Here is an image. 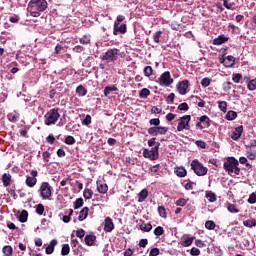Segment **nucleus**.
Segmentation results:
<instances>
[{
  "instance_id": "obj_17",
  "label": "nucleus",
  "mask_w": 256,
  "mask_h": 256,
  "mask_svg": "<svg viewBox=\"0 0 256 256\" xmlns=\"http://www.w3.org/2000/svg\"><path fill=\"white\" fill-rule=\"evenodd\" d=\"M194 237H190L189 235H185L181 242L182 247H191L193 245Z\"/></svg>"
},
{
  "instance_id": "obj_2",
  "label": "nucleus",
  "mask_w": 256,
  "mask_h": 256,
  "mask_svg": "<svg viewBox=\"0 0 256 256\" xmlns=\"http://www.w3.org/2000/svg\"><path fill=\"white\" fill-rule=\"evenodd\" d=\"M59 117H61V114H59V108H52L44 115V123L48 126L55 125L57 121H59Z\"/></svg>"
},
{
  "instance_id": "obj_54",
  "label": "nucleus",
  "mask_w": 256,
  "mask_h": 256,
  "mask_svg": "<svg viewBox=\"0 0 256 256\" xmlns=\"http://www.w3.org/2000/svg\"><path fill=\"white\" fill-rule=\"evenodd\" d=\"M202 87H209L211 85V79L209 78H203L201 80Z\"/></svg>"
},
{
  "instance_id": "obj_41",
  "label": "nucleus",
  "mask_w": 256,
  "mask_h": 256,
  "mask_svg": "<svg viewBox=\"0 0 256 256\" xmlns=\"http://www.w3.org/2000/svg\"><path fill=\"white\" fill-rule=\"evenodd\" d=\"M218 108L220 109V111H222L223 113H227V103L225 101H219L218 102Z\"/></svg>"
},
{
  "instance_id": "obj_31",
  "label": "nucleus",
  "mask_w": 256,
  "mask_h": 256,
  "mask_svg": "<svg viewBox=\"0 0 256 256\" xmlns=\"http://www.w3.org/2000/svg\"><path fill=\"white\" fill-rule=\"evenodd\" d=\"M175 174L177 177H185V175H187V170L183 167H178L175 169Z\"/></svg>"
},
{
  "instance_id": "obj_47",
  "label": "nucleus",
  "mask_w": 256,
  "mask_h": 256,
  "mask_svg": "<svg viewBox=\"0 0 256 256\" xmlns=\"http://www.w3.org/2000/svg\"><path fill=\"white\" fill-rule=\"evenodd\" d=\"M83 207V198H78L74 202V209H79Z\"/></svg>"
},
{
  "instance_id": "obj_4",
  "label": "nucleus",
  "mask_w": 256,
  "mask_h": 256,
  "mask_svg": "<svg viewBox=\"0 0 256 256\" xmlns=\"http://www.w3.org/2000/svg\"><path fill=\"white\" fill-rule=\"evenodd\" d=\"M47 0H30L28 4L29 11H39L43 13L47 9Z\"/></svg>"
},
{
  "instance_id": "obj_23",
  "label": "nucleus",
  "mask_w": 256,
  "mask_h": 256,
  "mask_svg": "<svg viewBox=\"0 0 256 256\" xmlns=\"http://www.w3.org/2000/svg\"><path fill=\"white\" fill-rule=\"evenodd\" d=\"M29 218V212H27V210H23L19 216H18V219H19V222L20 223H27V219Z\"/></svg>"
},
{
  "instance_id": "obj_64",
  "label": "nucleus",
  "mask_w": 256,
  "mask_h": 256,
  "mask_svg": "<svg viewBox=\"0 0 256 256\" xmlns=\"http://www.w3.org/2000/svg\"><path fill=\"white\" fill-rule=\"evenodd\" d=\"M159 253H160L159 248H152V249L150 250L149 255H150V256H157V255H159Z\"/></svg>"
},
{
  "instance_id": "obj_55",
  "label": "nucleus",
  "mask_w": 256,
  "mask_h": 256,
  "mask_svg": "<svg viewBox=\"0 0 256 256\" xmlns=\"http://www.w3.org/2000/svg\"><path fill=\"white\" fill-rule=\"evenodd\" d=\"M179 111H189V105L185 102L179 104L178 106Z\"/></svg>"
},
{
  "instance_id": "obj_37",
  "label": "nucleus",
  "mask_w": 256,
  "mask_h": 256,
  "mask_svg": "<svg viewBox=\"0 0 256 256\" xmlns=\"http://www.w3.org/2000/svg\"><path fill=\"white\" fill-rule=\"evenodd\" d=\"M243 225H244V227H249L251 229L252 227H256V220L255 219L245 220L243 222Z\"/></svg>"
},
{
  "instance_id": "obj_59",
  "label": "nucleus",
  "mask_w": 256,
  "mask_h": 256,
  "mask_svg": "<svg viewBox=\"0 0 256 256\" xmlns=\"http://www.w3.org/2000/svg\"><path fill=\"white\" fill-rule=\"evenodd\" d=\"M242 78L243 76L239 73L233 74L232 81H234V83H239V81H241Z\"/></svg>"
},
{
  "instance_id": "obj_57",
  "label": "nucleus",
  "mask_w": 256,
  "mask_h": 256,
  "mask_svg": "<svg viewBox=\"0 0 256 256\" xmlns=\"http://www.w3.org/2000/svg\"><path fill=\"white\" fill-rule=\"evenodd\" d=\"M190 255H192V256L201 255V250H199V248L193 247V248L190 250Z\"/></svg>"
},
{
  "instance_id": "obj_44",
  "label": "nucleus",
  "mask_w": 256,
  "mask_h": 256,
  "mask_svg": "<svg viewBox=\"0 0 256 256\" xmlns=\"http://www.w3.org/2000/svg\"><path fill=\"white\" fill-rule=\"evenodd\" d=\"M158 213H159L160 217H162L163 219H165L167 217V210H165V207H163V206L158 207Z\"/></svg>"
},
{
  "instance_id": "obj_20",
  "label": "nucleus",
  "mask_w": 256,
  "mask_h": 256,
  "mask_svg": "<svg viewBox=\"0 0 256 256\" xmlns=\"http://www.w3.org/2000/svg\"><path fill=\"white\" fill-rule=\"evenodd\" d=\"M89 215V208L88 207H84L78 216V221H85V219H87V216Z\"/></svg>"
},
{
  "instance_id": "obj_26",
  "label": "nucleus",
  "mask_w": 256,
  "mask_h": 256,
  "mask_svg": "<svg viewBox=\"0 0 256 256\" xmlns=\"http://www.w3.org/2000/svg\"><path fill=\"white\" fill-rule=\"evenodd\" d=\"M200 123L203 124L204 127H211V120L208 116L204 115L199 118Z\"/></svg>"
},
{
  "instance_id": "obj_46",
  "label": "nucleus",
  "mask_w": 256,
  "mask_h": 256,
  "mask_svg": "<svg viewBox=\"0 0 256 256\" xmlns=\"http://www.w3.org/2000/svg\"><path fill=\"white\" fill-rule=\"evenodd\" d=\"M161 35H163V32H162V31H157V32H155L154 35H153V41H154L155 43H159V42H160L159 39H161Z\"/></svg>"
},
{
  "instance_id": "obj_33",
  "label": "nucleus",
  "mask_w": 256,
  "mask_h": 256,
  "mask_svg": "<svg viewBox=\"0 0 256 256\" xmlns=\"http://www.w3.org/2000/svg\"><path fill=\"white\" fill-rule=\"evenodd\" d=\"M246 156L248 157V159H250V161H255L256 151L249 148L246 152Z\"/></svg>"
},
{
  "instance_id": "obj_7",
  "label": "nucleus",
  "mask_w": 256,
  "mask_h": 256,
  "mask_svg": "<svg viewBox=\"0 0 256 256\" xmlns=\"http://www.w3.org/2000/svg\"><path fill=\"white\" fill-rule=\"evenodd\" d=\"M102 61H107L108 63H115L119 59V49L110 48L102 56Z\"/></svg>"
},
{
  "instance_id": "obj_9",
  "label": "nucleus",
  "mask_w": 256,
  "mask_h": 256,
  "mask_svg": "<svg viewBox=\"0 0 256 256\" xmlns=\"http://www.w3.org/2000/svg\"><path fill=\"white\" fill-rule=\"evenodd\" d=\"M156 83H158L160 87H169V85H172L173 78H171V72L166 71L162 73Z\"/></svg>"
},
{
  "instance_id": "obj_30",
  "label": "nucleus",
  "mask_w": 256,
  "mask_h": 256,
  "mask_svg": "<svg viewBox=\"0 0 256 256\" xmlns=\"http://www.w3.org/2000/svg\"><path fill=\"white\" fill-rule=\"evenodd\" d=\"M76 93L80 96V97H85V95H87V89H85V87H83V85H79L76 88Z\"/></svg>"
},
{
  "instance_id": "obj_21",
  "label": "nucleus",
  "mask_w": 256,
  "mask_h": 256,
  "mask_svg": "<svg viewBox=\"0 0 256 256\" xmlns=\"http://www.w3.org/2000/svg\"><path fill=\"white\" fill-rule=\"evenodd\" d=\"M149 197V191L147 189H143L139 194H138V203H143L145 199Z\"/></svg>"
},
{
  "instance_id": "obj_1",
  "label": "nucleus",
  "mask_w": 256,
  "mask_h": 256,
  "mask_svg": "<svg viewBox=\"0 0 256 256\" xmlns=\"http://www.w3.org/2000/svg\"><path fill=\"white\" fill-rule=\"evenodd\" d=\"M224 170L231 177H235V175H239L241 173V168H239V160L235 157H228L223 164Z\"/></svg>"
},
{
  "instance_id": "obj_32",
  "label": "nucleus",
  "mask_w": 256,
  "mask_h": 256,
  "mask_svg": "<svg viewBox=\"0 0 256 256\" xmlns=\"http://www.w3.org/2000/svg\"><path fill=\"white\" fill-rule=\"evenodd\" d=\"M247 89L249 91H255V89H256V78L247 81Z\"/></svg>"
},
{
  "instance_id": "obj_43",
  "label": "nucleus",
  "mask_w": 256,
  "mask_h": 256,
  "mask_svg": "<svg viewBox=\"0 0 256 256\" xmlns=\"http://www.w3.org/2000/svg\"><path fill=\"white\" fill-rule=\"evenodd\" d=\"M71 248L69 247V244L62 245L61 255L65 256L68 253H70Z\"/></svg>"
},
{
  "instance_id": "obj_51",
  "label": "nucleus",
  "mask_w": 256,
  "mask_h": 256,
  "mask_svg": "<svg viewBox=\"0 0 256 256\" xmlns=\"http://www.w3.org/2000/svg\"><path fill=\"white\" fill-rule=\"evenodd\" d=\"M150 125H154V127H159L161 125V120L159 118H153L149 120Z\"/></svg>"
},
{
  "instance_id": "obj_50",
  "label": "nucleus",
  "mask_w": 256,
  "mask_h": 256,
  "mask_svg": "<svg viewBox=\"0 0 256 256\" xmlns=\"http://www.w3.org/2000/svg\"><path fill=\"white\" fill-rule=\"evenodd\" d=\"M44 212H45V206H43V204H38L36 206V213L38 215H43Z\"/></svg>"
},
{
  "instance_id": "obj_48",
  "label": "nucleus",
  "mask_w": 256,
  "mask_h": 256,
  "mask_svg": "<svg viewBox=\"0 0 256 256\" xmlns=\"http://www.w3.org/2000/svg\"><path fill=\"white\" fill-rule=\"evenodd\" d=\"M205 227L206 229H209V231H213V229H215V222L208 220L205 223Z\"/></svg>"
},
{
  "instance_id": "obj_12",
  "label": "nucleus",
  "mask_w": 256,
  "mask_h": 256,
  "mask_svg": "<svg viewBox=\"0 0 256 256\" xmlns=\"http://www.w3.org/2000/svg\"><path fill=\"white\" fill-rule=\"evenodd\" d=\"M187 89H189V80H183L177 85V90L180 95H185L187 93Z\"/></svg>"
},
{
  "instance_id": "obj_61",
  "label": "nucleus",
  "mask_w": 256,
  "mask_h": 256,
  "mask_svg": "<svg viewBox=\"0 0 256 256\" xmlns=\"http://www.w3.org/2000/svg\"><path fill=\"white\" fill-rule=\"evenodd\" d=\"M82 125H91V115H87V116L83 119Z\"/></svg>"
},
{
  "instance_id": "obj_19",
  "label": "nucleus",
  "mask_w": 256,
  "mask_h": 256,
  "mask_svg": "<svg viewBox=\"0 0 256 256\" xmlns=\"http://www.w3.org/2000/svg\"><path fill=\"white\" fill-rule=\"evenodd\" d=\"M227 41H229L228 37L225 35H220L213 40V45H223V43H227Z\"/></svg>"
},
{
  "instance_id": "obj_39",
  "label": "nucleus",
  "mask_w": 256,
  "mask_h": 256,
  "mask_svg": "<svg viewBox=\"0 0 256 256\" xmlns=\"http://www.w3.org/2000/svg\"><path fill=\"white\" fill-rule=\"evenodd\" d=\"M227 210L229 213H239V210L237 209V205L229 203L227 205Z\"/></svg>"
},
{
  "instance_id": "obj_8",
  "label": "nucleus",
  "mask_w": 256,
  "mask_h": 256,
  "mask_svg": "<svg viewBox=\"0 0 256 256\" xmlns=\"http://www.w3.org/2000/svg\"><path fill=\"white\" fill-rule=\"evenodd\" d=\"M191 169L194 171L195 174L198 175V177H203L204 175H207V167L203 166L199 160L195 159L191 162Z\"/></svg>"
},
{
  "instance_id": "obj_49",
  "label": "nucleus",
  "mask_w": 256,
  "mask_h": 256,
  "mask_svg": "<svg viewBox=\"0 0 256 256\" xmlns=\"http://www.w3.org/2000/svg\"><path fill=\"white\" fill-rule=\"evenodd\" d=\"M64 143H66V145H75V138L73 136H67Z\"/></svg>"
},
{
  "instance_id": "obj_16",
  "label": "nucleus",
  "mask_w": 256,
  "mask_h": 256,
  "mask_svg": "<svg viewBox=\"0 0 256 256\" xmlns=\"http://www.w3.org/2000/svg\"><path fill=\"white\" fill-rule=\"evenodd\" d=\"M96 183L98 193H102L103 195H105V193L109 191V186H107V184L103 183L102 181H97Z\"/></svg>"
},
{
  "instance_id": "obj_24",
  "label": "nucleus",
  "mask_w": 256,
  "mask_h": 256,
  "mask_svg": "<svg viewBox=\"0 0 256 256\" xmlns=\"http://www.w3.org/2000/svg\"><path fill=\"white\" fill-rule=\"evenodd\" d=\"M27 187H35L37 185V178H32L31 176L26 177L25 181Z\"/></svg>"
},
{
  "instance_id": "obj_34",
  "label": "nucleus",
  "mask_w": 256,
  "mask_h": 256,
  "mask_svg": "<svg viewBox=\"0 0 256 256\" xmlns=\"http://www.w3.org/2000/svg\"><path fill=\"white\" fill-rule=\"evenodd\" d=\"M143 74L145 77H151V75H153V67L151 66L144 67Z\"/></svg>"
},
{
  "instance_id": "obj_62",
  "label": "nucleus",
  "mask_w": 256,
  "mask_h": 256,
  "mask_svg": "<svg viewBox=\"0 0 256 256\" xmlns=\"http://www.w3.org/2000/svg\"><path fill=\"white\" fill-rule=\"evenodd\" d=\"M76 237H79V239H83V237H85V230H83V229L77 230Z\"/></svg>"
},
{
  "instance_id": "obj_14",
  "label": "nucleus",
  "mask_w": 256,
  "mask_h": 256,
  "mask_svg": "<svg viewBox=\"0 0 256 256\" xmlns=\"http://www.w3.org/2000/svg\"><path fill=\"white\" fill-rule=\"evenodd\" d=\"M220 63H222L224 67H233V65H235V57L227 56L226 58H222Z\"/></svg>"
},
{
  "instance_id": "obj_45",
  "label": "nucleus",
  "mask_w": 256,
  "mask_h": 256,
  "mask_svg": "<svg viewBox=\"0 0 256 256\" xmlns=\"http://www.w3.org/2000/svg\"><path fill=\"white\" fill-rule=\"evenodd\" d=\"M80 43L82 45H89L91 43V37L90 36H83L81 39H80Z\"/></svg>"
},
{
  "instance_id": "obj_56",
  "label": "nucleus",
  "mask_w": 256,
  "mask_h": 256,
  "mask_svg": "<svg viewBox=\"0 0 256 256\" xmlns=\"http://www.w3.org/2000/svg\"><path fill=\"white\" fill-rule=\"evenodd\" d=\"M248 203H250V205H255V203H256V194L255 193H252L249 196Z\"/></svg>"
},
{
  "instance_id": "obj_28",
  "label": "nucleus",
  "mask_w": 256,
  "mask_h": 256,
  "mask_svg": "<svg viewBox=\"0 0 256 256\" xmlns=\"http://www.w3.org/2000/svg\"><path fill=\"white\" fill-rule=\"evenodd\" d=\"M151 95V91L147 88H143L140 92H139V97L140 99H147L148 96Z\"/></svg>"
},
{
  "instance_id": "obj_53",
  "label": "nucleus",
  "mask_w": 256,
  "mask_h": 256,
  "mask_svg": "<svg viewBox=\"0 0 256 256\" xmlns=\"http://www.w3.org/2000/svg\"><path fill=\"white\" fill-rule=\"evenodd\" d=\"M222 87H223V91H231V88L233 87V83L224 82Z\"/></svg>"
},
{
  "instance_id": "obj_13",
  "label": "nucleus",
  "mask_w": 256,
  "mask_h": 256,
  "mask_svg": "<svg viewBox=\"0 0 256 256\" xmlns=\"http://www.w3.org/2000/svg\"><path fill=\"white\" fill-rule=\"evenodd\" d=\"M241 135H243V126H238L234 129V131L231 134V139L233 141H239L241 139Z\"/></svg>"
},
{
  "instance_id": "obj_3",
  "label": "nucleus",
  "mask_w": 256,
  "mask_h": 256,
  "mask_svg": "<svg viewBox=\"0 0 256 256\" xmlns=\"http://www.w3.org/2000/svg\"><path fill=\"white\" fill-rule=\"evenodd\" d=\"M40 197H42L43 200H49L51 199L53 195V187H51V184L49 182H42L39 188Z\"/></svg>"
},
{
  "instance_id": "obj_10",
  "label": "nucleus",
  "mask_w": 256,
  "mask_h": 256,
  "mask_svg": "<svg viewBox=\"0 0 256 256\" xmlns=\"http://www.w3.org/2000/svg\"><path fill=\"white\" fill-rule=\"evenodd\" d=\"M167 131L169 128L163 126H154L148 128V135H152V137H157V135H167Z\"/></svg>"
},
{
  "instance_id": "obj_18",
  "label": "nucleus",
  "mask_w": 256,
  "mask_h": 256,
  "mask_svg": "<svg viewBox=\"0 0 256 256\" xmlns=\"http://www.w3.org/2000/svg\"><path fill=\"white\" fill-rule=\"evenodd\" d=\"M7 117L11 123H17V121H19V118L21 117V114H19V112L17 111H14L12 113H9Z\"/></svg>"
},
{
  "instance_id": "obj_22",
  "label": "nucleus",
  "mask_w": 256,
  "mask_h": 256,
  "mask_svg": "<svg viewBox=\"0 0 256 256\" xmlns=\"http://www.w3.org/2000/svg\"><path fill=\"white\" fill-rule=\"evenodd\" d=\"M2 182H3L4 187H9V185H11V174L4 173L2 175Z\"/></svg>"
},
{
  "instance_id": "obj_15",
  "label": "nucleus",
  "mask_w": 256,
  "mask_h": 256,
  "mask_svg": "<svg viewBox=\"0 0 256 256\" xmlns=\"http://www.w3.org/2000/svg\"><path fill=\"white\" fill-rule=\"evenodd\" d=\"M113 229H115V224H113V220L110 217H107L104 223V231H106V233H111Z\"/></svg>"
},
{
  "instance_id": "obj_40",
  "label": "nucleus",
  "mask_w": 256,
  "mask_h": 256,
  "mask_svg": "<svg viewBox=\"0 0 256 256\" xmlns=\"http://www.w3.org/2000/svg\"><path fill=\"white\" fill-rule=\"evenodd\" d=\"M4 255L11 256L13 255V248L11 246H4L2 249Z\"/></svg>"
},
{
  "instance_id": "obj_29",
  "label": "nucleus",
  "mask_w": 256,
  "mask_h": 256,
  "mask_svg": "<svg viewBox=\"0 0 256 256\" xmlns=\"http://www.w3.org/2000/svg\"><path fill=\"white\" fill-rule=\"evenodd\" d=\"M227 121H235L237 119V112L230 110L226 114Z\"/></svg>"
},
{
  "instance_id": "obj_5",
  "label": "nucleus",
  "mask_w": 256,
  "mask_h": 256,
  "mask_svg": "<svg viewBox=\"0 0 256 256\" xmlns=\"http://www.w3.org/2000/svg\"><path fill=\"white\" fill-rule=\"evenodd\" d=\"M161 144L157 142L156 146L151 148V150L144 148L143 150V157L145 159H150L151 161H157L159 159V146Z\"/></svg>"
},
{
  "instance_id": "obj_38",
  "label": "nucleus",
  "mask_w": 256,
  "mask_h": 256,
  "mask_svg": "<svg viewBox=\"0 0 256 256\" xmlns=\"http://www.w3.org/2000/svg\"><path fill=\"white\" fill-rule=\"evenodd\" d=\"M83 197H84V199H91L93 197V190H91L89 188H85V190L83 192Z\"/></svg>"
},
{
  "instance_id": "obj_58",
  "label": "nucleus",
  "mask_w": 256,
  "mask_h": 256,
  "mask_svg": "<svg viewBox=\"0 0 256 256\" xmlns=\"http://www.w3.org/2000/svg\"><path fill=\"white\" fill-rule=\"evenodd\" d=\"M197 147H200V149H205V147H207V143H205V141L203 140H198L195 142Z\"/></svg>"
},
{
  "instance_id": "obj_42",
  "label": "nucleus",
  "mask_w": 256,
  "mask_h": 256,
  "mask_svg": "<svg viewBox=\"0 0 256 256\" xmlns=\"http://www.w3.org/2000/svg\"><path fill=\"white\" fill-rule=\"evenodd\" d=\"M163 233H165V229H163L161 226H158L154 229V235H156V237H161Z\"/></svg>"
},
{
  "instance_id": "obj_6",
  "label": "nucleus",
  "mask_w": 256,
  "mask_h": 256,
  "mask_svg": "<svg viewBox=\"0 0 256 256\" xmlns=\"http://www.w3.org/2000/svg\"><path fill=\"white\" fill-rule=\"evenodd\" d=\"M191 115H184L178 119L177 131L181 133V131H190L191 130Z\"/></svg>"
},
{
  "instance_id": "obj_60",
  "label": "nucleus",
  "mask_w": 256,
  "mask_h": 256,
  "mask_svg": "<svg viewBox=\"0 0 256 256\" xmlns=\"http://www.w3.org/2000/svg\"><path fill=\"white\" fill-rule=\"evenodd\" d=\"M42 157H43L45 163H49V159L51 157V153H49V151H45V152H43Z\"/></svg>"
},
{
  "instance_id": "obj_11",
  "label": "nucleus",
  "mask_w": 256,
  "mask_h": 256,
  "mask_svg": "<svg viewBox=\"0 0 256 256\" xmlns=\"http://www.w3.org/2000/svg\"><path fill=\"white\" fill-rule=\"evenodd\" d=\"M118 33H127V24H120L115 22L114 23V29L113 34L118 35Z\"/></svg>"
},
{
  "instance_id": "obj_52",
  "label": "nucleus",
  "mask_w": 256,
  "mask_h": 256,
  "mask_svg": "<svg viewBox=\"0 0 256 256\" xmlns=\"http://www.w3.org/2000/svg\"><path fill=\"white\" fill-rule=\"evenodd\" d=\"M177 207H185L187 205V200L185 198H180L176 201Z\"/></svg>"
},
{
  "instance_id": "obj_36",
  "label": "nucleus",
  "mask_w": 256,
  "mask_h": 256,
  "mask_svg": "<svg viewBox=\"0 0 256 256\" xmlns=\"http://www.w3.org/2000/svg\"><path fill=\"white\" fill-rule=\"evenodd\" d=\"M206 199H208L210 203H215V201H217V196L213 192H208L206 193Z\"/></svg>"
},
{
  "instance_id": "obj_27",
  "label": "nucleus",
  "mask_w": 256,
  "mask_h": 256,
  "mask_svg": "<svg viewBox=\"0 0 256 256\" xmlns=\"http://www.w3.org/2000/svg\"><path fill=\"white\" fill-rule=\"evenodd\" d=\"M140 229L144 232V233H149V231H151V229H153V225H151V223H145L143 222L140 225Z\"/></svg>"
},
{
  "instance_id": "obj_63",
  "label": "nucleus",
  "mask_w": 256,
  "mask_h": 256,
  "mask_svg": "<svg viewBox=\"0 0 256 256\" xmlns=\"http://www.w3.org/2000/svg\"><path fill=\"white\" fill-rule=\"evenodd\" d=\"M223 2V7L226 9H232L233 8V3H229V0H222Z\"/></svg>"
},
{
  "instance_id": "obj_25",
  "label": "nucleus",
  "mask_w": 256,
  "mask_h": 256,
  "mask_svg": "<svg viewBox=\"0 0 256 256\" xmlns=\"http://www.w3.org/2000/svg\"><path fill=\"white\" fill-rule=\"evenodd\" d=\"M96 240H97V237L95 235H87L85 237V243L89 247H91V245H93V243H95Z\"/></svg>"
},
{
  "instance_id": "obj_35",
  "label": "nucleus",
  "mask_w": 256,
  "mask_h": 256,
  "mask_svg": "<svg viewBox=\"0 0 256 256\" xmlns=\"http://www.w3.org/2000/svg\"><path fill=\"white\" fill-rule=\"evenodd\" d=\"M112 91H117V87H115V86H106L104 88V95H105V97H108V95H111Z\"/></svg>"
}]
</instances>
